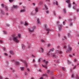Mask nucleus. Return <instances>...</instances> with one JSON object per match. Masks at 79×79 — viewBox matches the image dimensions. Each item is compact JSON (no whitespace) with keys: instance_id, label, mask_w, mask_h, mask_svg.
<instances>
[{"instance_id":"nucleus-1","label":"nucleus","mask_w":79,"mask_h":79,"mask_svg":"<svg viewBox=\"0 0 79 79\" xmlns=\"http://www.w3.org/2000/svg\"><path fill=\"white\" fill-rule=\"evenodd\" d=\"M72 48L71 47V45H69L67 48V51L66 53H68V52H70L71 53L72 52Z\"/></svg>"},{"instance_id":"nucleus-2","label":"nucleus","mask_w":79,"mask_h":79,"mask_svg":"<svg viewBox=\"0 0 79 79\" xmlns=\"http://www.w3.org/2000/svg\"><path fill=\"white\" fill-rule=\"evenodd\" d=\"M47 25H45L44 27V28L45 29L46 31H48V32L47 33V34H49V32H50L49 31H51V30L49 28H47Z\"/></svg>"},{"instance_id":"nucleus-3","label":"nucleus","mask_w":79,"mask_h":79,"mask_svg":"<svg viewBox=\"0 0 79 79\" xmlns=\"http://www.w3.org/2000/svg\"><path fill=\"white\" fill-rule=\"evenodd\" d=\"M57 25L58 26V27L59 31H61V30L62 29V27H61V25L60 24V23H59V22H57Z\"/></svg>"},{"instance_id":"nucleus-4","label":"nucleus","mask_w":79,"mask_h":79,"mask_svg":"<svg viewBox=\"0 0 79 79\" xmlns=\"http://www.w3.org/2000/svg\"><path fill=\"white\" fill-rule=\"evenodd\" d=\"M18 38V36L16 37H14L13 38V40H14L15 42H17V43H18V42H19V40L17 39Z\"/></svg>"},{"instance_id":"nucleus-5","label":"nucleus","mask_w":79,"mask_h":79,"mask_svg":"<svg viewBox=\"0 0 79 79\" xmlns=\"http://www.w3.org/2000/svg\"><path fill=\"white\" fill-rule=\"evenodd\" d=\"M35 29V26H33L32 27V29H31V28H28V30H29V31L32 32L34 31V29Z\"/></svg>"},{"instance_id":"nucleus-6","label":"nucleus","mask_w":79,"mask_h":79,"mask_svg":"<svg viewBox=\"0 0 79 79\" xmlns=\"http://www.w3.org/2000/svg\"><path fill=\"white\" fill-rule=\"evenodd\" d=\"M0 13L2 14L3 15H5V12L2 10H0Z\"/></svg>"},{"instance_id":"nucleus-7","label":"nucleus","mask_w":79,"mask_h":79,"mask_svg":"<svg viewBox=\"0 0 79 79\" xmlns=\"http://www.w3.org/2000/svg\"><path fill=\"white\" fill-rule=\"evenodd\" d=\"M52 57L53 58H58V56L55 54H53L52 55Z\"/></svg>"},{"instance_id":"nucleus-8","label":"nucleus","mask_w":79,"mask_h":79,"mask_svg":"<svg viewBox=\"0 0 79 79\" xmlns=\"http://www.w3.org/2000/svg\"><path fill=\"white\" fill-rule=\"evenodd\" d=\"M21 45L23 50H25L26 46L23 44H22Z\"/></svg>"},{"instance_id":"nucleus-9","label":"nucleus","mask_w":79,"mask_h":79,"mask_svg":"<svg viewBox=\"0 0 79 79\" xmlns=\"http://www.w3.org/2000/svg\"><path fill=\"white\" fill-rule=\"evenodd\" d=\"M56 53H60V54H61V53H63V52L60 51L58 50H56Z\"/></svg>"},{"instance_id":"nucleus-10","label":"nucleus","mask_w":79,"mask_h":79,"mask_svg":"<svg viewBox=\"0 0 79 79\" xmlns=\"http://www.w3.org/2000/svg\"><path fill=\"white\" fill-rule=\"evenodd\" d=\"M23 62L24 63V64H25L26 67H27V62L26 61H25Z\"/></svg>"},{"instance_id":"nucleus-11","label":"nucleus","mask_w":79,"mask_h":79,"mask_svg":"<svg viewBox=\"0 0 79 79\" xmlns=\"http://www.w3.org/2000/svg\"><path fill=\"white\" fill-rule=\"evenodd\" d=\"M44 7H45V10H48V7L46 5V4H45L44 5Z\"/></svg>"},{"instance_id":"nucleus-12","label":"nucleus","mask_w":79,"mask_h":79,"mask_svg":"<svg viewBox=\"0 0 79 79\" xmlns=\"http://www.w3.org/2000/svg\"><path fill=\"white\" fill-rule=\"evenodd\" d=\"M37 21L38 24H40V19H39V18H38L37 19Z\"/></svg>"},{"instance_id":"nucleus-13","label":"nucleus","mask_w":79,"mask_h":79,"mask_svg":"<svg viewBox=\"0 0 79 79\" xmlns=\"http://www.w3.org/2000/svg\"><path fill=\"white\" fill-rule=\"evenodd\" d=\"M41 51L42 53H43V52H44V48H40Z\"/></svg>"},{"instance_id":"nucleus-14","label":"nucleus","mask_w":79,"mask_h":79,"mask_svg":"<svg viewBox=\"0 0 79 79\" xmlns=\"http://www.w3.org/2000/svg\"><path fill=\"white\" fill-rule=\"evenodd\" d=\"M48 63V61H47L45 62V63H44V65L47 66V64Z\"/></svg>"},{"instance_id":"nucleus-15","label":"nucleus","mask_w":79,"mask_h":79,"mask_svg":"<svg viewBox=\"0 0 79 79\" xmlns=\"http://www.w3.org/2000/svg\"><path fill=\"white\" fill-rule=\"evenodd\" d=\"M10 54L11 55H14V52L12 51H10Z\"/></svg>"},{"instance_id":"nucleus-16","label":"nucleus","mask_w":79,"mask_h":79,"mask_svg":"<svg viewBox=\"0 0 79 79\" xmlns=\"http://www.w3.org/2000/svg\"><path fill=\"white\" fill-rule=\"evenodd\" d=\"M3 32L4 34H7V32L5 30L3 31Z\"/></svg>"},{"instance_id":"nucleus-17","label":"nucleus","mask_w":79,"mask_h":79,"mask_svg":"<svg viewBox=\"0 0 79 79\" xmlns=\"http://www.w3.org/2000/svg\"><path fill=\"white\" fill-rule=\"evenodd\" d=\"M15 64L17 65H18V64H19V62L18 61H16L15 62Z\"/></svg>"},{"instance_id":"nucleus-18","label":"nucleus","mask_w":79,"mask_h":79,"mask_svg":"<svg viewBox=\"0 0 79 79\" xmlns=\"http://www.w3.org/2000/svg\"><path fill=\"white\" fill-rule=\"evenodd\" d=\"M5 8H6V10L7 11H8V7L7 6H6Z\"/></svg>"},{"instance_id":"nucleus-19","label":"nucleus","mask_w":79,"mask_h":79,"mask_svg":"<svg viewBox=\"0 0 79 79\" xmlns=\"http://www.w3.org/2000/svg\"><path fill=\"white\" fill-rule=\"evenodd\" d=\"M66 2L68 3H70V0H67L66 1Z\"/></svg>"},{"instance_id":"nucleus-20","label":"nucleus","mask_w":79,"mask_h":79,"mask_svg":"<svg viewBox=\"0 0 79 79\" xmlns=\"http://www.w3.org/2000/svg\"><path fill=\"white\" fill-rule=\"evenodd\" d=\"M71 4L70 3H68V7L69 8H71Z\"/></svg>"},{"instance_id":"nucleus-21","label":"nucleus","mask_w":79,"mask_h":79,"mask_svg":"<svg viewBox=\"0 0 79 79\" xmlns=\"http://www.w3.org/2000/svg\"><path fill=\"white\" fill-rule=\"evenodd\" d=\"M24 25L25 26H28L29 25V24H28L26 22H25Z\"/></svg>"},{"instance_id":"nucleus-22","label":"nucleus","mask_w":79,"mask_h":79,"mask_svg":"<svg viewBox=\"0 0 79 79\" xmlns=\"http://www.w3.org/2000/svg\"><path fill=\"white\" fill-rule=\"evenodd\" d=\"M20 69L22 71H23L24 69V67H20Z\"/></svg>"},{"instance_id":"nucleus-23","label":"nucleus","mask_w":79,"mask_h":79,"mask_svg":"<svg viewBox=\"0 0 79 79\" xmlns=\"http://www.w3.org/2000/svg\"><path fill=\"white\" fill-rule=\"evenodd\" d=\"M26 10H21L20 11L21 13H22V12H25V11Z\"/></svg>"},{"instance_id":"nucleus-24","label":"nucleus","mask_w":79,"mask_h":79,"mask_svg":"<svg viewBox=\"0 0 79 79\" xmlns=\"http://www.w3.org/2000/svg\"><path fill=\"white\" fill-rule=\"evenodd\" d=\"M53 50H54V49H51L50 51L49 52V53H50L51 52H53Z\"/></svg>"},{"instance_id":"nucleus-25","label":"nucleus","mask_w":79,"mask_h":79,"mask_svg":"<svg viewBox=\"0 0 79 79\" xmlns=\"http://www.w3.org/2000/svg\"><path fill=\"white\" fill-rule=\"evenodd\" d=\"M54 4H56V5H58V2L56 1V2H54Z\"/></svg>"},{"instance_id":"nucleus-26","label":"nucleus","mask_w":79,"mask_h":79,"mask_svg":"<svg viewBox=\"0 0 79 79\" xmlns=\"http://www.w3.org/2000/svg\"><path fill=\"white\" fill-rule=\"evenodd\" d=\"M62 69L63 70V71H66V69H65V68H64V67H62Z\"/></svg>"},{"instance_id":"nucleus-27","label":"nucleus","mask_w":79,"mask_h":79,"mask_svg":"<svg viewBox=\"0 0 79 79\" xmlns=\"http://www.w3.org/2000/svg\"><path fill=\"white\" fill-rule=\"evenodd\" d=\"M9 1L10 3H13L14 1V0H9Z\"/></svg>"},{"instance_id":"nucleus-28","label":"nucleus","mask_w":79,"mask_h":79,"mask_svg":"<svg viewBox=\"0 0 79 79\" xmlns=\"http://www.w3.org/2000/svg\"><path fill=\"white\" fill-rule=\"evenodd\" d=\"M63 11H64V13H65V14L66 13V10L65 9H64L63 10Z\"/></svg>"},{"instance_id":"nucleus-29","label":"nucleus","mask_w":79,"mask_h":79,"mask_svg":"<svg viewBox=\"0 0 79 79\" xmlns=\"http://www.w3.org/2000/svg\"><path fill=\"white\" fill-rule=\"evenodd\" d=\"M42 66L44 67V68H47V67L46 65H43V64H42Z\"/></svg>"},{"instance_id":"nucleus-30","label":"nucleus","mask_w":79,"mask_h":79,"mask_svg":"<svg viewBox=\"0 0 79 79\" xmlns=\"http://www.w3.org/2000/svg\"><path fill=\"white\" fill-rule=\"evenodd\" d=\"M6 26H8V27H10V24L6 23Z\"/></svg>"},{"instance_id":"nucleus-31","label":"nucleus","mask_w":79,"mask_h":79,"mask_svg":"<svg viewBox=\"0 0 79 79\" xmlns=\"http://www.w3.org/2000/svg\"><path fill=\"white\" fill-rule=\"evenodd\" d=\"M1 6L2 7V8H4V4H1Z\"/></svg>"},{"instance_id":"nucleus-32","label":"nucleus","mask_w":79,"mask_h":79,"mask_svg":"<svg viewBox=\"0 0 79 79\" xmlns=\"http://www.w3.org/2000/svg\"><path fill=\"white\" fill-rule=\"evenodd\" d=\"M73 20H74V21H75V20L76 19V17L75 16H73Z\"/></svg>"},{"instance_id":"nucleus-33","label":"nucleus","mask_w":79,"mask_h":79,"mask_svg":"<svg viewBox=\"0 0 79 79\" xmlns=\"http://www.w3.org/2000/svg\"><path fill=\"white\" fill-rule=\"evenodd\" d=\"M69 25L70 26H72L73 25V23H70Z\"/></svg>"},{"instance_id":"nucleus-34","label":"nucleus","mask_w":79,"mask_h":79,"mask_svg":"<svg viewBox=\"0 0 79 79\" xmlns=\"http://www.w3.org/2000/svg\"><path fill=\"white\" fill-rule=\"evenodd\" d=\"M47 55H52V53H51V54H50L49 53H48L47 54Z\"/></svg>"},{"instance_id":"nucleus-35","label":"nucleus","mask_w":79,"mask_h":79,"mask_svg":"<svg viewBox=\"0 0 79 79\" xmlns=\"http://www.w3.org/2000/svg\"><path fill=\"white\" fill-rule=\"evenodd\" d=\"M13 7L14 8H16L17 7V6H16L15 5L13 6Z\"/></svg>"},{"instance_id":"nucleus-36","label":"nucleus","mask_w":79,"mask_h":79,"mask_svg":"<svg viewBox=\"0 0 79 79\" xmlns=\"http://www.w3.org/2000/svg\"><path fill=\"white\" fill-rule=\"evenodd\" d=\"M35 11L36 12H37V11H38V9L37 8H36Z\"/></svg>"},{"instance_id":"nucleus-37","label":"nucleus","mask_w":79,"mask_h":79,"mask_svg":"<svg viewBox=\"0 0 79 79\" xmlns=\"http://www.w3.org/2000/svg\"><path fill=\"white\" fill-rule=\"evenodd\" d=\"M21 35L20 34H18V37L19 38H20V37H21Z\"/></svg>"},{"instance_id":"nucleus-38","label":"nucleus","mask_w":79,"mask_h":79,"mask_svg":"<svg viewBox=\"0 0 79 79\" xmlns=\"http://www.w3.org/2000/svg\"><path fill=\"white\" fill-rule=\"evenodd\" d=\"M68 64H71V62H70L69 61H68Z\"/></svg>"},{"instance_id":"nucleus-39","label":"nucleus","mask_w":79,"mask_h":79,"mask_svg":"<svg viewBox=\"0 0 79 79\" xmlns=\"http://www.w3.org/2000/svg\"><path fill=\"white\" fill-rule=\"evenodd\" d=\"M4 55H6V56H7L8 55V54H7V53H4Z\"/></svg>"},{"instance_id":"nucleus-40","label":"nucleus","mask_w":79,"mask_h":79,"mask_svg":"<svg viewBox=\"0 0 79 79\" xmlns=\"http://www.w3.org/2000/svg\"><path fill=\"white\" fill-rule=\"evenodd\" d=\"M46 13H47V14H49V11H46Z\"/></svg>"},{"instance_id":"nucleus-41","label":"nucleus","mask_w":79,"mask_h":79,"mask_svg":"<svg viewBox=\"0 0 79 79\" xmlns=\"http://www.w3.org/2000/svg\"><path fill=\"white\" fill-rule=\"evenodd\" d=\"M42 2H40L39 3V5H42Z\"/></svg>"},{"instance_id":"nucleus-42","label":"nucleus","mask_w":79,"mask_h":79,"mask_svg":"<svg viewBox=\"0 0 79 79\" xmlns=\"http://www.w3.org/2000/svg\"><path fill=\"white\" fill-rule=\"evenodd\" d=\"M27 47H28V48H31V46H29V45H28L27 46Z\"/></svg>"},{"instance_id":"nucleus-43","label":"nucleus","mask_w":79,"mask_h":79,"mask_svg":"<svg viewBox=\"0 0 79 79\" xmlns=\"http://www.w3.org/2000/svg\"><path fill=\"white\" fill-rule=\"evenodd\" d=\"M41 42H45V40H42Z\"/></svg>"},{"instance_id":"nucleus-44","label":"nucleus","mask_w":79,"mask_h":79,"mask_svg":"<svg viewBox=\"0 0 79 79\" xmlns=\"http://www.w3.org/2000/svg\"><path fill=\"white\" fill-rule=\"evenodd\" d=\"M68 35L69 37H70V33H68Z\"/></svg>"},{"instance_id":"nucleus-45","label":"nucleus","mask_w":79,"mask_h":79,"mask_svg":"<svg viewBox=\"0 0 79 79\" xmlns=\"http://www.w3.org/2000/svg\"><path fill=\"white\" fill-rule=\"evenodd\" d=\"M50 46H51V44H48V47H50Z\"/></svg>"},{"instance_id":"nucleus-46","label":"nucleus","mask_w":79,"mask_h":79,"mask_svg":"<svg viewBox=\"0 0 79 79\" xmlns=\"http://www.w3.org/2000/svg\"><path fill=\"white\" fill-rule=\"evenodd\" d=\"M41 60V58H40L38 60L39 62H40V60Z\"/></svg>"},{"instance_id":"nucleus-47","label":"nucleus","mask_w":79,"mask_h":79,"mask_svg":"<svg viewBox=\"0 0 79 79\" xmlns=\"http://www.w3.org/2000/svg\"><path fill=\"white\" fill-rule=\"evenodd\" d=\"M50 70H48V73H50Z\"/></svg>"},{"instance_id":"nucleus-48","label":"nucleus","mask_w":79,"mask_h":79,"mask_svg":"<svg viewBox=\"0 0 79 79\" xmlns=\"http://www.w3.org/2000/svg\"><path fill=\"white\" fill-rule=\"evenodd\" d=\"M63 24L64 25L65 24H66V23L64 21L63 22Z\"/></svg>"},{"instance_id":"nucleus-49","label":"nucleus","mask_w":79,"mask_h":79,"mask_svg":"<svg viewBox=\"0 0 79 79\" xmlns=\"http://www.w3.org/2000/svg\"><path fill=\"white\" fill-rule=\"evenodd\" d=\"M56 63H60V62H59V60H57Z\"/></svg>"},{"instance_id":"nucleus-50","label":"nucleus","mask_w":79,"mask_h":79,"mask_svg":"<svg viewBox=\"0 0 79 79\" xmlns=\"http://www.w3.org/2000/svg\"><path fill=\"white\" fill-rule=\"evenodd\" d=\"M76 66H75V67H74L73 68V69H75L76 68Z\"/></svg>"},{"instance_id":"nucleus-51","label":"nucleus","mask_w":79,"mask_h":79,"mask_svg":"<svg viewBox=\"0 0 79 79\" xmlns=\"http://www.w3.org/2000/svg\"><path fill=\"white\" fill-rule=\"evenodd\" d=\"M0 42L1 44H2V43H3V41H2V40H0Z\"/></svg>"},{"instance_id":"nucleus-52","label":"nucleus","mask_w":79,"mask_h":79,"mask_svg":"<svg viewBox=\"0 0 79 79\" xmlns=\"http://www.w3.org/2000/svg\"><path fill=\"white\" fill-rule=\"evenodd\" d=\"M31 15H32V16H33V15H34V14H33V12H32L31 13Z\"/></svg>"},{"instance_id":"nucleus-53","label":"nucleus","mask_w":79,"mask_h":79,"mask_svg":"<svg viewBox=\"0 0 79 79\" xmlns=\"http://www.w3.org/2000/svg\"><path fill=\"white\" fill-rule=\"evenodd\" d=\"M15 70H13L12 71V72L13 73H15Z\"/></svg>"},{"instance_id":"nucleus-54","label":"nucleus","mask_w":79,"mask_h":79,"mask_svg":"<svg viewBox=\"0 0 79 79\" xmlns=\"http://www.w3.org/2000/svg\"><path fill=\"white\" fill-rule=\"evenodd\" d=\"M54 15H55V16H56V13H55V11L54 12Z\"/></svg>"},{"instance_id":"nucleus-55","label":"nucleus","mask_w":79,"mask_h":79,"mask_svg":"<svg viewBox=\"0 0 79 79\" xmlns=\"http://www.w3.org/2000/svg\"><path fill=\"white\" fill-rule=\"evenodd\" d=\"M77 37H79V33H78L77 34Z\"/></svg>"},{"instance_id":"nucleus-56","label":"nucleus","mask_w":79,"mask_h":79,"mask_svg":"<svg viewBox=\"0 0 79 79\" xmlns=\"http://www.w3.org/2000/svg\"><path fill=\"white\" fill-rule=\"evenodd\" d=\"M0 79H3V77H2L0 76Z\"/></svg>"},{"instance_id":"nucleus-57","label":"nucleus","mask_w":79,"mask_h":79,"mask_svg":"<svg viewBox=\"0 0 79 79\" xmlns=\"http://www.w3.org/2000/svg\"><path fill=\"white\" fill-rule=\"evenodd\" d=\"M33 5H34V6H35V3H33Z\"/></svg>"},{"instance_id":"nucleus-58","label":"nucleus","mask_w":79,"mask_h":79,"mask_svg":"<svg viewBox=\"0 0 79 79\" xmlns=\"http://www.w3.org/2000/svg\"><path fill=\"white\" fill-rule=\"evenodd\" d=\"M69 20L70 21H73V20L71 19H70Z\"/></svg>"},{"instance_id":"nucleus-59","label":"nucleus","mask_w":79,"mask_h":79,"mask_svg":"<svg viewBox=\"0 0 79 79\" xmlns=\"http://www.w3.org/2000/svg\"><path fill=\"white\" fill-rule=\"evenodd\" d=\"M74 61H75V62H77V60H76V59H75Z\"/></svg>"},{"instance_id":"nucleus-60","label":"nucleus","mask_w":79,"mask_h":79,"mask_svg":"<svg viewBox=\"0 0 79 79\" xmlns=\"http://www.w3.org/2000/svg\"><path fill=\"white\" fill-rule=\"evenodd\" d=\"M4 51H6V49L5 48H4Z\"/></svg>"},{"instance_id":"nucleus-61","label":"nucleus","mask_w":79,"mask_h":79,"mask_svg":"<svg viewBox=\"0 0 79 79\" xmlns=\"http://www.w3.org/2000/svg\"><path fill=\"white\" fill-rule=\"evenodd\" d=\"M25 74L26 75H27V72H26L25 73Z\"/></svg>"},{"instance_id":"nucleus-62","label":"nucleus","mask_w":79,"mask_h":79,"mask_svg":"<svg viewBox=\"0 0 79 79\" xmlns=\"http://www.w3.org/2000/svg\"><path fill=\"white\" fill-rule=\"evenodd\" d=\"M32 57H35V56L34 55H32Z\"/></svg>"},{"instance_id":"nucleus-63","label":"nucleus","mask_w":79,"mask_h":79,"mask_svg":"<svg viewBox=\"0 0 79 79\" xmlns=\"http://www.w3.org/2000/svg\"><path fill=\"white\" fill-rule=\"evenodd\" d=\"M69 56H70V57H72V55H69Z\"/></svg>"},{"instance_id":"nucleus-64","label":"nucleus","mask_w":79,"mask_h":79,"mask_svg":"<svg viewBox=\"0 0 79 79\" xmlns=\"http://www.w3.org/2000/svg\"><path fill=\"white\" fill-rule=\"evenodd\" d=\"M72 77H74V75H72Z\"/></svg>"}]
</instances>
